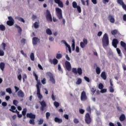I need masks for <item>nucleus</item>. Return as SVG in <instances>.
Listing matches in <instances>:
<instances>
[{
	"label": "nucleus",
	"mask_w": 126,
	"mask_h": 126,
	"mask_svg": "<svg viewBox=\"0 0 126 126\" xmlns=\"http://www.w3.org/2000/svg\"><path fill=\"white\" fill-rule=\"evenodd\" d=\"M100 76H101V77H102L104 80H106L107 79V76L106 75V72H105V71L102 72Z\"/></svg>",
	"instance_id": "nucleus-18"
},
{
	"label": "nucleus",
	"mask_w": 126,
	"mask_h": 126,
	"mask_svg": "<svg viewBox=\"0 0 126 126\" xmlns=\"http://www.w3.org/2000/svg\"><path fill=\"white\" fill-rule=\"evenodd\" d=\"M26 113H27V109L24 108L23 111H22V114L23 116H26Z\"/></svg>",
	"instance_id": "nucleus-34"
},
{
	"label": "nucleus",
	"mask_w": 126,
	"mask_h": 126,
	"mask_svg": "<svg viewBox=\"0 0 126 126\" xmlns=\"http://www.w3.org/2000/svg\"><path fill=\"white\" fill-rule=\"evenodd\" d=\"M27 118H29L30 119H36V115L33 114L32 113H27Z\"/></svg>",
	"instance_id": "nucleus-10"
},
{
	"label": "nucleus",
	"mask_w": 126,
	"mask_h": 126,
	"mask_svg": "<svg viewBox=\"0 0 126 126\" xmlns=\"http://www.w3.org/2000/svg\"><path fill=\"white\" fill-rule=\"evenodd\" d=\"M91 91L93 94H94L95 92H96V88H95V87H93L91 89Z\"/></svg>",
	"instance_id": "nucleus-44"
},
{
	"label": "nucleus",
	"mask_w": 126,
	"mask_h": 126,
	"mask_svg": "<svg viewBox=\"0 0 126 126\" xmlns=\"http://www.w3.org/2000/svg\"><path fill=\"white\" fill-rule=\"evenodd\" d=\"M26 42V39L24 38H22L21 40V43L22 44H24V45L25 44V42Z\"/></svg>",
	"instance_id": "nucleus-60"
},
{
	"label": "nucleus",
	"mask_w": 126,
	"mask_h": 126,
	"mask_svg": "<svg viewBox=\"0 0 126 126\" xmlns=\"http://www.w3.org/2000/svg\"><path fill=\"white\" fill-rule=\"evenodd\" d=\"M61 42L65 44V46H66V48H68L69 53L71 54V48L70 47V45L67 44V42H66V41H65L64 40H62Z\"/></svg>",
	"instance_id": "nucleus-9"
},
{
	"label": "nucleus",
	"mask_w": 126,
	"mask_h": 126,
	"mask_svg": "<svg viewBox=\"0 0 126 126\" xmlns=\"http://www.w3.org/2000/svg\"><path fill=\"white\" fill-rule=\"evenodd\" d=\"M110 0H102V2L104 4H106L107 3L109 2Z\"/></svg>",
	"instance_id": "nucleus-62"
},
{
	"label": "nucleus",
	"mask_w": 126,
	"mask_h": 126,
	"mask_svg": "<svg viewBox=\"0 0 126 126\" xmlns=\"http://www.w3.org/2000/svg\"><path fill=\"white\" fill-rule=\"evenodd\" d=\"M72 72L75 74H77V69L76 68H73L72 70Z\"/></svg>",
	"instance_id": "nucleus-46"
},
{
	"label": "nucleus",
	"mask_w": 126,
	"mask_h": 126,
	"mask_svg": "<svg viewBox=\"0 0 126 126\" xmlns=\"http://www.w3.org/2000/svg\"><path fill=\"white\" fill-rule=\"evenodd\" d=\"M77 6H78V5H77V3H76L75 1H73L72 7L73 8H76Z\"/></svg>",
	"instance_id": "nucleus-36"
},
{
	"label": "nucleus",
	"mask_w": 126,
	"mask_h": 126,
	"mask_svg": "<svg viewBox=\"0 0 126 126\" xmlns=\"http://www.w3.org/2000/svg\"><path fill=\"white\" fill-rule=\"evenodd\" d=\"M85 121L87 125H90V124H91V117H90V115L89 113H87L85 115Z\"/></svg>",
	"instance_id": "nucleus-6"
},
{
	"label": "nucleus",
	"mask_w": 126,
	"mask_h": 126,
	"mask_svg": "<svg viewBox=\"0 0 126 126\" xmlns=\"http://www.w3.org/2000/svg\"><path fill=\"white\" fill-rule=\"evenodd\" d=\"M5 66V64L3 62H1L0 63V68L2 71H3L4 67Z\"/></svg>",
	"instance_id": "nucleus-20"
},
{
	"label": "nucleus",
	"mask_w": 126,
	"mask_h": 126,
	"mask_svg": "<svg viewBox=\"0 0 126 126\" xmlns=\"http://www.w3.org/2000/svg\"><path fill=\"white\" fill-rule=\"evenodd\" d=\"M11 112L12 113H16L17 114V116L18 118H22V115L19 114V111H17V110H16V111L10 110Z\"/></svg>",
	"instance_id": "nucleus-19"
},
{
	"label": "nucleus",
	"mask_w": 126,
	"mask_h": 126,
	"mask_svg": "<svg viewBox=\"0 0 126 126\" xmlns=\"http://www.w3.org/2000/svg\"><path fill=\"white\" fill-rule=\"evenodd\" d=\"M30 59L31 61H35V57L34 56V53H31L30 55Z\"/></svg>",
	"instance_id": "nucleus-33"
},
{
	"label": "nucleus",
	"mask_w": 126,
	"mask_h": 126,
	"mask_svg": "<svg viewBox=\"0 0 126 126\" xmlns=\"http://www.w3.org/2000/svg\"><path fill=\"white\" fill-rule=\"evenodd\" d=\"M95 71L97 74H100L101 73V69L99 67H96Z\"/></svg>",
	"instance_id": "nucleus-29"
},
{
	"label": "nucleus",
	"mask_w": 126,
	"mask_h": 126,
	"mask_svg": "<svg viewBox=\"0 0 126 126\" xmlns=\"http://www.w3.org/2000/svg\"><path fill=\"white\" fill-rule=\"evenodd\" d=\"M2 49L3 51L5 50V47H6V44H5L4 42L2 43Z\"/></svg>",
	"instance_id": "nucleus-52"
},
{
	"label": "nucleus",
	"mask_w": 126,
	"mask_h": 126,
	"mask_svg": "<svg viewBox=\"0 0 126 126\" xmlns=\"http://www.w3.org/2000/svg\"><path fill=\"white\" fill-rule=\"evenodd\" d=\"M57 4H58L60 7H63V1H60L59 2H58Z\"/></svg>",
	"instance_id": "nucleus-39"
},
{
	"label": "nucleus",
	"mask_w": 126,
	"mask_h": 126,
	"mask_svg": "<svg viewBox=\"0 0 126 126\" xmlns=\"http://www.w3.org/2000/svg\"><path fill=\"white\" fill-rule=\"evenodd\" d=\"M98 88L99 89L102 90L104 88V85L102 83H100L98 85Z\"/></svg>",
	"instance_id": "nucleus-45"
},
{
	"label": "nucleus",
	"mask_w": 126,
	"mask_h": 126,
	"mask_svg": "<svg viewBox=\"0 0 126 126\" xmlns=\"http://www.w3.org/2000/svg\"><path fill=\"white\" fill-rule=\"evenodd\" d=\"M55 123H58V124H62L63 123V119L59 118L58 117H55L54 119Z\"/></svg>",
	"instance_id": "nucleus-17"
},
{
	"label": "nucleus",
	"mask_w": 126,
	"mask_h": 126,
	"mask_svg": "<svg viewBox=\"0 0 126 126\" xmlns=\"http://www.w3.org/2000/svg\"><path fill=\"white\" fill-rule=\"evenodd\" d=\"M3 56H4V52H3V50L0 49V56L3 57Z\"/></svg>",
	"instance_id": "nucleus-54"
},
{
	"label": "nucleus",
	"mask_w": 126,
	"mask_h": 126,
	"mask_svg": "<svg viewBox=\"0 0 126 126\" xmlns=\"http://www.w3.org/2000/svg\"><path fill=\"white\" fill-rule=\"evenodd\" d=\"M34 27L35 28V29H37V28H39V24L38 22H35L34 24Z\"/></svg>",
	"instance_id": "nucleus-43"
},
{
	"label": "nucleus",
	"mask_w": 126,
	"mask_h": 126,
	"mask_svg": "<svg viewBox=\"0 0 126 126\" xmlns=\"http://www.w3.org/2000/svg\"><path fill=\"white\" fill-rule=\"evenodd\" d=\"M17 19H18V20L19 21H21V22H23V23H25V20H24V19L21 18V17H17Z\"/></svg>",
	"instance_id": "nucleus-31"
},
{
	"label": "nucleus",
	"mask_w": 126,
	"mask_h": 126,
	"mask_svg": "<svg viewBox=\"0 0 126 126\" xmlns=\"http://www.w3.org/2000/svg\"><path fill=\"white\" fill-rule=\"evenodd\" d=\"M46 34H47L48 35H52V31L50 29H46Z\"/></svg>",
	"instance_id": "nucleus-28"
},
{
	"label": "nucleus",
	"mask_w": 126,
	"mask_h": 126,
	"mask_svg": "<svg viewBox=\"0 0 126 126\" xmlns=\"http://www.w3.org/2000/svg\"><path fill=\"white\" fill-rule=\"evenodd\" d=\"M84 78L85 80H86V81H87V82H90V79L88 77L85 76Z\"/></svg>",
	"instance_id": "nucleus-55"
},
{
	"label": "nucleus",
	"mask_w": 126,
	"mask_h": 126,
	"mask_svg": "<svg viewBox=\"0 0 126 126\" xmlns=\"http://www.w3.org/2000/svg\"><path fill=\"white\" fill-rule=\"evenodd\" d=\"M76 8H77L79 13H81V8L80 7V6L78 5Z\"/></svg>",
	"instance_id": "nucleus-51"
},
{
	"label": "nucleus",
	"mask_w": 126,
	"mask_h": 126,
	"mask_svg": "<svg viewBox=\"0 0 126 126\" xmlns=\"http://www.w3.org/2000/svg\"><path fill=\"white\" fill-rule=\"evenodd\" d=\"M21 53L22 54V55H23V56L24 57H25L26 58H27V54H26V53H25L24 51H23V50L21 51Z\"/></svg>",
	"instance_id": "nucleus-53"
},
{
	"label": "nucleus",
	"mask_w": 126,
	"mask_h": 126,
	"mask_svg": "<svg viewBox=\"0 0 126 126\" xmlns=\"http://www.w3.org/2000/svg\"><path fill=\"white\" fill-rule=\"evenodd\" d=\"M116 51L117 52V53L118 54L119 57H122V52H121V49H120V48H116Z\"/></svg>",
	"instance_id": "nucleus-27"
},
{
	"label": "nucleus",
	"mask_w": 126,
	"mask_h": 126,
	"mask_svg": "<svg viewBox=\"0 0 126 126\" xmlns=\"http://www.w3.org/2000/svg\"><path fill=\"white\" fill-rule=\"evenodd\" d=\"M111 34L113 36H115V35H117L118 34V30H114L111 31Z\"/></svg>",
	"instance_id": "nucleus-26"
},
{
	"label": "nucleus",
	"mask_w": 126,
	"mask_h": 126,
	"mask_svg": "<svg viewBox=\"0 0 126 126\" xmlns=\"http://www.w3.org/2000/svg\"><path fill=\"white\" fill-rule=\"evenodd\" d=\"M74 124H78L79 123V121L77 118H75L73 120Z\"/></svg>",
	"instance_id": "nucleus-57"
},
{
	"label": "nucleus",
	"mask_w": 126,
	"mask_h": 126,
	"mask_svg": "<svg viewBox=\"0 0 126 126\" xmlns=\"http://www.w3.org/2000/svg\"><path fill=\"white\" fill-rule=\"evenodd\" d=\"M81 101H86L87 100V96L86 95V93L85 91H83L81 94Z\"/></svg>",
	"instance_id": "nucleus-8"
},
{
	"label": "nucleus",
	"mask_w": 126,
	"mask_h": 126,
	"mask_svg": "<svg viewBox=\"0 0 126 126\" xmlns=\"http://www.w3.org/2000/svg\"><path fill=\"white\" fill-rule=\"evenodd\" d=\"M46 18L47 21H49V22H52V21H53V18H52L51 12L48 9L46 10Z\"/></svg>",
	"instance_id": "nucleus-4"
},
{
	"label": "nucleus",
	"mask_w": 126,
	"mask_h": 126,
	"mask_svg": "<svg viewBox=\"0 0 126 126\" xmlns=\"http://www.w3.org/2000/svg\"><path fill=\"white\" fill-rule=\"evenodd\" d=\"M41 83L42 84L44 85L46 83V78H44L42 80H41Z\"/></svg>",
	"instance_id": "nucleus-64"
},
{
	"label": "nucleus",
	"mask_w": 126,
	"mask_h": 126,
	"mask_svg": "<svg viewBox=\"0 0 126 126\" xmlns=\"http://www.w3.org/2000/svg\"><path fill=\"white\" fill-rule=\"evenodd\" d=\"M50 116H51V114L50 113V112H46V118L47 120H49V118Z\"/></svg>",
	"instance_id": "nucleus-49"
},
{
	"label": "nucleus",
	"mask_w": 126,
	"mask_h": 126,
	"mask_svg": "<svg viewBox=\"0 0 126 126\" xmlns=\"http://www.w3.org/2000/svg\"><path fill=\"white\" fill-rule=\"evenodd\" d=\"M0 31H4L5 30V26L3 25H0Z\"/></svg>",
	"instance_id": "nucleus-32"
},
{
	"label": "nucleus",
	"mask_w": 126,
	"mask_h": 126,
	"mask_svg": "<svg viewBox=\"0 0 126 126\" xmlns=\"http://www.w3.org/2000/svg\"><path fill=\"white\" fill-rule=\"evenodd\" d=\"M17 95L21 98H23V97H24V93L22 90H20L19 92H18Z\"/></svg>",
	"instance_id": "nucleus-16"
},
{
	"label": "nucleus",
	"mask_w": 126,
	"mask_h": 126,
	"mask_svg": "<svg viewBox=\"0 0 126 126\" xmlns=\"http://www.w3.org/2000/svg\"><path fill=\"white\" fill-rule=\"evenodd\" d=\"M6 92L9 94H11L12 93V91H11V88H8L6 89Z\"/></svg>",
	"instance_id": "nucleus-37"
},
{
	"label": "nucleus",
	"mask_w": 126,
	"mask_h": 126,
	"mask_svg": "<svg viewBox=\"0 0 126 126\" xmlns=\"http://www.w3.org/2000/svg\"><path fill=\"white\" fill-rule=\"evenodd\" d=\"M121 47H123L124 48L125 51L126 52V44L125 43V42L121 41L120 42Z\"/></svg>",
	"instance_id": "nucleus-23"
},
{
	"label": "nucleus",
	"mask_w": 126,
	"mask_h": 126,
	"mask_svg": "<svg viewBox=\"0 0 126 126\" xmlns=\"http://www.w3.org/2000/svg\"><path fill=\"white\" fill-rule=\"evenodd\" d=\"M29 124H30V125H32L33 126H34V125H35V120L30 119L29 121Z\"/></svg>",
	"instance_id": "nucleus-35"
},
{
	"label": "nucleus",
	"mask_w": 126,
	"mask_h": 126,
	"mask_svg": "<svg viewBox=\"0 0 126 126\" xmlns=\"http://www.w3.org/2000/svg\"><path fill=\"white\" fill-rule=\"evenodd\" d=\"M54 105L56 108H58V107H60V103L58 102L57 101H55L54 102Z\"/></svg>",
	"instance_id": "nucleus-38"
},
{
	"label": "nucleus",
	"mask_w": 126,
	"mask_h": 126,
	"mask_svg": "<svg viewBox=\"0 0 126 126\" xmlns=\"http://www.w3.org/2000/svg\"><path fill=\"white\" fill-rule=\"evenodd\" d=\"M82 82V80H81V78H78L76 83V84L79 85V84H81Z\"/></svg>",
	"instance_id": "nucleus-40"
},
{
	"label": "nucleus",
	"mask_w": 126,
	"mask_h": 126,
	"mask_svg": "<svg viewBox=\"0 0 126 126\" xmlns=\"http://www.w3.org/2000/svg\"><path fill=\"white\" fill-rule=\"evenodd\" d=\"M65 66L67 69V70H70L71 69V65L70 64V63L68 61H65Z\"/></svg>",
	"instance_id": "nucleus-11"
},
{
	"label": "nucleus",
	"mask_w": 126,
	"mask_h": 126,
	"mask_svg": "<svg viewBox=\"0 0 126 126\" xmlns=\"http://www.w3.org/2000/svg\"><path fill=\"white\" fill-rule=\"evenodd\" d=\"M101 93H106L107 92V89H102V90H100Z\"/></svg>",
	"instance_id": "nucleus-58"
},
{
	"label": "nucleus",
	"mask_w": 126,
	"mask_h": 126,
	"mask_svg": "<svg viewBox=\"0 0 126 126\" xmlns=\"http://www.w3.org/2000/svg\"><path fill=\"white\" fill-rule=\"evenodd\" d=\"M13 105H15V106H17V104H18V101L16 100H14L13 101Z\"/></svg>",
	"instance_id": "nucleus-56"
},
{
	"label": "nucleus",
	"mask_w": 126,
	"mask_h": 126,
	"mask_svg": "<svg viewBox=\"0 0 126 126\" xmlns=\"http://www.w3.org/2000/svg\"><path fill=\"white\" fill-rule=\"evenodd\" d=\"M40 104L41 106L47 107V104H46V102L44 100H43L42 101H40Z\"/></svg>",
	"instance_id": "nucleus-30"
},
{
	"label": "nucleus",
	"mask_w": 126,
	"mask_h": 126,
	"mask_svg": "<svg viewBox=\"0 0 126 126\" xmlns=\"http://www.w3.org/2000/svg\"><path fill=\"white\" fill-rule=\"evenodd\" d=\"M119 44V41L118 39L114 38L112 41V46H113L116 49H117V45Z\"/></svg>",
	"instance_id": "nucleus-13"
},
{
	"label": "nucleus",
	"mask_w": 126,
	"mask_h": 126,
	"mask_svg": "<svg viewBox=\"0 0 126 126\" xmlns=\"http://www.w3.org/2000/svg\"><path fill=\"white\" fill-rule=\"evenodd\" d=\"M18 79L20 81H21L22 79V77L21 76V74H20L19 75H18Z\"/></svg>",
	"instance_id": "nucleus-63"
},
{
	"label": "nucleus",
	"mask_w": 126,
	"mask_h": 126,
	"mask_svg": "<svg viewBox=\"0 0 126 126\" xmlns=\"http://www.w3.org/2000/svg\"><path fill=\"white\" fill-rule=\"evenodd\" d=\"M63 58V55L61 54H57L56 56V59H58V60H60V59H62Z\"/></svg>",
	"instance_id": "nucleus-41"
},
{
	"label": "nucleus",
	"mask_w": 126,
	"mask_h": 126,
	"mask_svg": "<svg viewBox=\"0 0 126 126\" xmlns=\"http://www.w3.org/2000/svg\"><path fill=\"white\" fill-rule=\"evenodd\" d=\"M80 46L81 48H82L83 49L84 48H85V46H86V44H85L83 42H81L80 43Z\"/></svg>",
	"instance_id": "nucleus-42"
},
{
	"label": "nucleus",
	"mask_w": 126,
	"mask_h": 126,
	"mask_svg": "<svg viewBox=\"0 0 126 126\" xmlns=\"http://www.w3.org/2000/svg\"><path fill=\"white\" fill-rule=\"evenodd\" d=\"M6 24L8 26H12V25H13V24H14V21H7L6 22Z\"/></svg>",
	"instance_id": "nucleus-24"
},
{
	"label": "nucleus",
	"mask_w": 126,
	"mask_h": 126,
	"mask_svg": "<svg viewBox=\"0 0 126 126\" xmlns=\"http://www.w3.org/2000/svg\"><path fill=\"white\" fill-rule=\"evenodd\" d=\"M102 43L103 45L107 47L109 45V36H108V34L105 33L102 39Z\"/></svg>",
	"instance_id": "nucleus-2"
},
{
	"label": "nucleus",
	"mask_w": 126,
	"mask_h": 126,
	"mask_svg": "<svg viewBox=\"0 0 126 126\" xmlns=\"http://www.w3.org/2000/svg\"><path fill=\"white\" fill-rule=\"evenodd\" d=\"M46 75L49 76L50 78V81H51L53 84H55V83H56V80H55V78H54V75L51 72H47L46 73Z\"/></svg>",
	"instance_id": "nucleus-5"
},
{
	"label": "nucleus",
	"mask_w": 126,
	"mask_h": 126,
	"mask_svg": "<svg viewBox=\"0 0 126 126\" xmlns=\"http://www.w3.org/2000/svg\"><path fill=\"white\" fill-rule=\"evenodd\" d=\"M77 73H78L79 75H81L82 74V69L80 67H78L77 70Z\"/></svg>",
	"instance_id": "nucleus-25"
},
{
	"label": "nucleus",
	"mask_w": 126,
	"mask_h": 126,
	"mask_svg": "<svg viewBox=\"0 0 126 126\" xmlns=\"http://www.w3.org/2000/svg\"><path fill=\"white\" fill-rule=\"evenodd\" d=\"M38 42H40V39L38 38V37H34L32 38L33 45H37V44H38Z\"/></svg>",
	"instance_id": "nucleus-14"
},
{
	"label": "nucleus",
	"mask_w": 126,
	"mask_h": 126,
	"mask_svg": "<svg viewBox=\"0 0 126 126\" xmlns=\"http://www.w3.org/2000/svg\"><path fill=\"white\" fill-rule=\"evenodd\" d=\"M110 86L109 88V90L110 93H114L115 92V89H114V85L113 84V80L110 79Z\"/></svg>",
	"instance_id": "nucleus-7"
},
{
	"label": "nucleus",
	"mask_w": 126,
	"mask_h": 126,
	"mask_svg": "<svg viewBox=\"0 0 126 126\" xmlns=\"http://www.w3.org/2000/svg\"><path fill=\"white\" fill-rule=\"evenodd\" d=\"M8 19L9 20L8 21H14V20L11 16H9Z\"/></svg>",
	"instance_id": "nucleus-61"
},
{
	"label": "nucleus",
	"mask_w": 126,
	"mask_h": 126,
	"mask_svg": "<svg viewBox=\"0 0 126 126\" xmlns=\"http://www.w3.org/2000/svg\"><path fill=\"white\" fill-rule=\"evenodd\" d=\"M43 123H44V120L42 119H40L38 121V125H42Z\"/></svg>",
	"instance_id": "nucleus-48"
},
{
	"label": "nucleus",
	"mask_w": 126,
	"mask_h": 126,
	"mask_svg": "<svg viewBox=\"0 0 126 126\" xmlns=\"http://www.w3.org/2000/svg\"><path fill=\"white\" fill-rule=\"evenodd\" d=\"M49 63L51 64H54V65H56V64H58V63H59V61H58V59L55 58L53 60L52 59H49Z\"/></svg>",
	"instance_id": "nucleus-12"
},
{
	"label": "nucleus",
	"mask_w": 126,
	"mask_h": 126,
	"mask_svg": "<svg viewBox=\"0 0 126 126\" xmlns=\"http://www.w3.org/2000/svg\"><path fill=\"white\" fill-rule=\"evenodd\" d=\"M119 120L121 122H124L126 120V115L125 114H122L119 118Z\"/></svg>",
	"instance_id": "nucleus-22"
},
{
	"label": "nucleus",
	"mask_w": 126,
	"mask_h": 126,
	"mask_svg": "<svg viewBox=\"0 0 126 126\" xmlns=\"http://www.w3.org/2000/svg\"><path fill=\"white\" fill-rule=\"evenodd\" d=\"M108 19H109L111 23H115V18L112 15H109L108 16Z\"/></svg>",
	"instance_id": "nucleus-15"
},
{
	"label": "nucleus",
	"mask_w": 126,
	"mask_h": 126,
	"mask_svg": "<svg viewBox=\"0 0 126 126\" xmlns=\"http://www.w3.org/2000/svg\"><path fill=\"white\" fill-rule=\"evenodd\" d=\"M83 41V43L86 45H87L88 44V40L86 38H84Z\"/></svg>",
	"instance_id": "nucleus-47"
},
{
	"label": "nucleus",
	"mask_w": 126,
	"mask_h": 126,
	"mask_svg": "<svg viewBox=\"0 0 126 126\" xmlns=\"http://www.w3.org/2000/svg\"><path fill=\"white\" fill-rule=\"evenodd\" d=\"M27 79V75H26V74H24L23 76V82H25V79Z\"/></svg>",
	"instance_id": "nucleus-50"
},
{
	"label": "nucleus",
	"mask_w": 126,
	"mask_h": 126,
	"mask_svg": "<svg viewBox=\"0 0 126 126\" xmlns=\"http://www.w3.org/2000/svg\"><path fill=\"white\" fill-rule=\"evenodd\" d=\"M15 27L16 28H17L18 30V33H19V34H21L22 32V29L21 28V27L17 25H15Z\"/></svg>",
	"instance_id": "nucleus-21"
},
{
	"label": "nucleus",
	"mask_w": 126,
	"mask_h": 126,
	"mask_svg": "<svg viewBox=\"0 0 126 126\" xmlns=\"http://www.w3.org/2000/svg\"><path fill=\"white\" fill-rule=\"evenodd\" d=\"M56 15L60 20L63 19V11L59 7L55 8Z\"/></svg>",
	"instance_id": "nucleus-3"
},
{
	"label": "nucleus",
	"mask_w": 126,
	"mask_h": 126,
	"mask_svg": "<svg viewBox=\"0 0 126 126\" xmlns=\"http://www.w3.org/2000/svg\"><path fill=\"white\" fill-rule=\"evenodd\" d=\"M84 112H85V110H84V109H79L80 114H84Z\"/></svg>",
	"instance_id": "nucleus-59"
},
{
	"label": "nucleus",
	"mask_w": 126,
	"mask_h": 126,
	"mask_svg": "<svg viewBox=\"0 0 126 126\" xmlns=\"http://www.w3.org/2000/svg\"><path fill=\"white\" fill-rule=\"evenodd\" d=\"M33 76H34L35 78V80L36 81H37V84L36 85V87L37 89V95L38 96V98L40 99V100H41V99H42L43 98V95H42V94H41V85H42V84H41V82H40V80H38V75H37V74H36V73H35V71H33L32 73Z\"/></svg>",
	"instance_id": "nucleus-1"
}]
</instances>
